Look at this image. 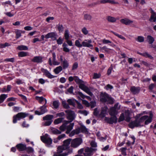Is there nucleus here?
Segmentation results:
<instances>
[{
	"instance_id": "nucleus-3",
	"label": "nucleus",
	"mask_w": 156,
	"mask_h": 156,
	"mask_svg": "<svg viewBox=\"0 0 156 156\" xmlns=\"http://www.w3.org/2000/svg\"><path fill=\"white\" fill-rule=\"evenodd\" d=\"M119 104H115L114 107L111 108L109 111V114L112 116L110 119H109L107 117L105 118V120L107 122L110 124H112L113 123H116L117 122V119L115 115H116L118 113V110L120 108V106L117 107L118 106Z\"/></svg>"
},
{
	"instance_id": "nucleus-62",
	"label": "nucleus",
	"mask_w": 156,
	"mask_h": 156,
	"mask_svg": "<svg viewBox=\"0 0 156 156\" xmlns=\"http://www.w3.org/2000/svg\"><path fill=\"white\" fill-rule=\"evenodd\" d=\"M5 61L6 62H14L15 58H6L5 60Z\"/></svg>"
},
{
	"instance_id": "nucleus-2",
	"label": "nucleus",
	"mask_w": 156,
	"mask_h": 156,
	"mask_svg": "<svg viewBox=\"0 0 156 156\" xmlns=\"http://www.w3.org/2000/svg\"><path fill=\"white\" fill-rule=\"evenodd\" d=\"M153 116L152 113H150L149 116L147 115L143 116L139 120L131 122L129 124V126L133 128L135 127L142 126L143 125V122L144 121L145 124L147 125L151 122Z\"/></svg>"
},
{
	"instance_id": "nucleus-59",
	"label": "nucleus",
	"mask_w": 156,
	"mask_h": 156,
	"mask_svg": "<svg viewBox=\"0 0 156 156\" xmlns=\"http://www.w3.org/2000/svg\"><path fill=\"white\" fill-rule=\"evenodd\" d=\"M101 74L100 73H94V75L93 78L97 79L99 78L101 76Z\"/></svg>"
},
{
	"instance_id": "nucleus-48",
	"label": "nucleus",
	"mask_w": 156,
	"mask_h": 156,
	"mask_svg": "<svg viewBox=\"0 0 156 156\" xmlns=\"http://www.w3.org/2000/svg\"><path fill=\"white\" fill-rule=\"evenodd\" d=\"M136 40L139 42H142L144 41V38L142 36H139L136 39Z\"/></svg>"
},
{
	"instance_id": "nucleus-45",
	"label": "nucleus",
	"mask_w": 156,
	"mask_h": 156,
	"mask_svg": "<svg viewBox=\"0 0 156 156\" xmlns=\"http://www.w3.org/2000/svg\"><path fill=\"white\" fill-rule=\"evenodd\" d=\"M7 97V95L5 94H2L0 97V103L2 102Z\"/></svg>"
},
{
	"instance_id": "nucleus-52",
	"label": "nucleus",
	"mask_w": 156,
	"mask_h": 156,
	"mask_svg": "<svg viewBox=\"0 0 156 156\" xmlns=\"http://www.w3.org/2000/svg\"><path fill=\"white\" fill-rule=\"evenodd\" d=\"M126 147H122L120 149V150L121 151L122 154L124 156L126 155Z\"/></svg>"
},
{
	"instance_id": "nucleus-49",
	"label": "nucleus",
	"mask_w": 156,
	"mask_h": 156,
	"mask_svg": "<svg viewBox=\"0 0 156 156\" xmlns=\"http://www.w3.org/2000/svg\"><path fill=\"white\" fill-rule=\"evenodd\" d=\"M74 80L76 83L79 84L83 82V81L77 76H74Z\"/></svg>"
},
{
	"instance_id": "nucleus-4",
	"label": "nucleus",
	"mask_w": 156,
	"mask_h": 156,
	"mask_svg": "<svg viewBox=\"0 0 156 156\" xmlns=\"http://www.w3.org/2000/svg\"><path fill=\"white\" fill-rule=\"evenodd\" d=\"M100 99L102 102H106L107 103L110 104H112L113 103V99L105 93H101Z\"/></svg>"
},
{
	"instance_id": "nucleus-6",
	"label": "nucleus",
	"mask_w": 156,
	"mask_h": 156,
	"mask_svg": "<svg viewBox=\"0 0 156 156\" xmlns=\"http://www.w3.org/2000/svg\"><path fill=\"white\" fill-rule=\"evenodd\" d=\"M130 112L129 110H126L125 113L121 114L119 118V121H122L125 119L128 122L130 119Z\"/></svg>"
},
{
	"instance_id": "nucleus-44",
	"label": "nucleus",
	"mask_w": 156,
	"mask_h": 156,
	"mask_svg": "<svg viewBox=\"0 0 156 156\" xmlns=\"http://www.w3.org/2000/svg\"><path fill=\"white\" fill-rule=\"evenodd\" d=\"M59 102L58 101H54L53 102V108L54 109L57 108L59 106Z\"/></svg>"
},
{
	"instance_id": "nucleus-24",
	"label": "nucleus",
	"mask_w": 156,
	"mask_h": 156,
	"mask_svg": "<svg viewBox=\"0 0 156 156\" xmlns=\"http://www.w3.org/2000/svg\"><path fill=\"white\" fill-rule=\"evenodd\" d=\"M51 132L53 134H58L61 133V132L58 129L54 128L52 127L51 128Z\"/></svg>"
},
{
	"instance_id": "nucleus-14",
	"label": "nucleus",
	"mask_w": 156,
	"mask_h": 156,
	"mask_svg": "<svg viewBox=\"0 0 156 156\" xmlns=\"http://www.w3.org/2000/svg\"><path fill=\"white\" fill-rule=\"evenodd\" d=\"M93 150L92 148L87 147L85 149L83 154L85 156H90L91 155Z\"/></svg>"
},
{
	"instance_id": "nucleus-32",
	"label": "nucleus",
	"mask_w": 156,
	"mask_h": 156,
	"mask_svg": "<svg viewBox=\"0 0 156 156\" xmlns=\"http://www.w3.org/2000/svg\"><path fill=\"white\" fill-rule=\"evenodd\" d=\"M36 99L37 100H38L40 103H41L43 101H45V104H46L47 103V101L46 100L42 97H39L37 96L36 97Z\"/></svg>"
},
{
	"instance_id": "nucleus-47",
	"label": "nucleus",
	"mask_w": 156,
	"mask_h": 156,
	"mask_svg": "<svg viewBox=\"0 0 156 156\" xmlns=\"http://www.w3.org/2000/svg\"><path fill=\"white\" fill-rule=\"evenodd\" d=\"M5 14L7 16L9 17H12L13 16L16 14L15 13L12 12V11L11 12H7L5 13Z\"/></svg>"
},
{
	"instance_id": "nucleus-5",
	"label": "nucleus",
	"mask_w": 156,
	"mask_h": 156,
	"mask_svg": "<svg viewBox=\"0 0 156 156\" xmlns=\"http://www.w3.org/2000/svg\"><path fill=\"white\" fill-rule=\"evenodd\" d=\"M130 112L129 110H126L125 113L121 114L119 118V121H122L125 119L128 122L130 119Z\"/></svg>"
},
{
	"instance_id": "nucleus-60",
	"label": "nucleus",
	"mask_w": 156,
	"mask_h": 156,
	"mask_svg": "<svg viewBox=\"0 0 156 156\" xmlns=\"http://www.w3.org/2000/svg\"><path fill=\"white\" fill-rule=\"evenodd\" d=\"M62 105L63 106L66 108H69L68 105L67 104L65 101H63L62 102Z\"/></svg>"
},
{
	"instance_id": "nucleus-15",
	"label": "nucleus",
	"mask_w": 156,
	"mask_h": 156,
	"mask_svg": "<svg viewBox=\"0 0 156 156\" xmlns=\"http://www.w3.org/2000/svg\"><path fill=\"white\" fill-rule=\"evenodd\" d=\"M108 108L106 107L102 108L101 113L100 114L99 117L103 118L107 114Z\"/></svg>"
},
{
	"instance_id": "nucleus-56",
	"label": "nucleus",
	"mask_w": 156,
	"mask_h": 156,
	"mask_svg": "<svg viewBox=\"0 0 156 156\" xmlns=\"http://www.w3.org/2000/svg\"><path fill=\"white\" fill-rule=\"evenodd\" d=\"M52 121V120H47V121L43 123V125L44 126H48L50 125Z\"/></svg>"
},
{
	"instance_id": "nucleus-50",
	"label": "nucleus",
	"mask_w": 156,
	"mask_h": 156,
	"mask_svg": "<svg viewBox=\"0 0 156 156\" xmlns=\"http://www.w3.org/2000/svg\"><path fill=\"white\" fill-rule=\"evenodd\" d=\"M59 32H62L63 30V27L62 25L58 24L57 26Z\"/></svg>"
},
{
	"instance_id": "nucleus-21",
	"label": "nucleus",
	"mask_w": 156,
	"mask_h": 156,
	"mask_svg": "<svg viewBox=\"0 0 156 156\" xmlns=\"http://www.w3.org/2000/svg\"><path fill=\"white\" fill-rule=\"evenodd\" d=\"M130 90L131 91L133 94H135L139 93L140 90V88L139 87H131Z\"/></svg>"
},
{
	"instance_id": "nucleus-36",
	"label": "nucleus",
	"mask_w": 156,
	"mask_h": 156,
	"mask_svg": "<svg viewBox=\"0 0 156 156\" xmlns=\"http://www.w3.org/2000/svg\"><path fill=\"white\" fill-rule=\"evenodd\" d=\"M77 100L74 99H70L67 100V102L69 104L72 105L73 106L75 105V102H76Z\"/></svg>"
},
{
	"instance_id": "nucleus-39",
	"label": "nucleus",
	"mask_w": 156,
	"mask_h": 156,
	"mask_svg": "<svg viewBox=\"0 0 156 156\" xmlns=\"http://www.w3.org/2000/svg\"><path fill=\"white\" fill-rule=\"evenodd\" d=\"M63 119V118H59L56 119L54 121V123L55 125H57L61 123Z\"/></svg>"
},
{
	"instance_id": "nucleus-19",
	"label": "nucleus",
	"mask_w": 156,
	"mask_h": 156,
	"mask_svg": "<svg viewBox=\"0 0 156 156\" xmlns=\"http://www.w3.org/2000/svg\"><path fill=\"white\" fill-rule=\"evenodd\" d=\"M77 95L78 98L79 99H80V97L83 99L86 98L89 100H91V98L90 97L85 95L82 93L80 92H79L77 93Z\"/></svg>"
},
{
	"instance_id": "nucleus-31",
	"label": "nucleus",
	"mask_w": 156,
	"mask_h": 156,
	"mask_svg": "<svg viewBox=\"0 0 156 156\" xmlns=\"http://www.w3.org/2000/svg\"><path fill=\"white\" fill-rule=\"evenodd\" d=\"M66 149V147H64L63 145L58 147L57 149V152L58 153H62L63 151Z\"/></svg>"
},
{
	"instance_id": "nucleus-22",
	"label": "nucleus",
	"mask_w": 156,
	"mask_h": 156,
	"mask_svg": "<svg viewBox=\"0 0 156 156\" xmlns=\"http://www.w3.org/2000/svg\"><path fill=\"white\" fill-rule=\"evenodd\" d=\"M80 128H77L72 131L70 133L69 136H72L78 134L80 133Z\"/></svg>"
},
{
	"instance_id": "nucleus-8",
	"label": "nucleus",
	"mask_w": 156,
	"mask_h": 156,
	"mask_svg": "<svg viewBox=\"0 0 156 156\" xmlns=\"http://www.w3.org/2000/svg\"><path fill=\"white\" fill-rule=\"evenodd\" d=\"M41 140L48 146H49L52 144V140L47 134H45L44 136H41Z\"/></svg>"
},
{
	"instance_id": "nucleus-63",
	"label": "nucleus",
	"mask_w": 156,
	"mask_h": 156,
	"mask_svg": "<svg viewBox=\"0 0 156 156\" xmlns=\"http://www.w3.org/2000/svg\"><path fill=\"white\" fill-rule=\"evenodd\" d=\"M7 4H8L10 5H12V4L11 2L9 1H7L2 3V5L5 6H8V5H7Z\"/></svg>"
},
{
	"instance_id": "nucleus-35",
	"label": "nucleus",
	"mask_w": 156,
	"mask_h": 156,
	"mask_svg": "<svg viewBox=\"0 0 156 156\" xmlns=\"http://www.w3.org/2000/svg\"><path fill=\"white\" fill-rule=\"evenodd\" d=\"M17 49L20 51L26 50L28 49V48L27 46L23 45H21L17 47Z\"/></svg>"
},
{
	"instance_id": "nucleus-53",
	"label": "nucleus",
	"mask_w": 156,
	"mask_h": 156,
	"mask_svg": "<svg viewBox=\"0 0 156 156\" xmlns=\"http://www.w3.org/2000/svg\"><path fill=\"white\" fill-rule=\"evenodd\" d=\"M26 149L27 152L29 153H33L34 151L33 149L30 147H28L27 148H26Z\"/></svg>"
},
{
	"instance_id": "nucleus-26",
	"label": "nucleus",
	"mask_w": 156,
	"mask_h": 156,
	"mask_svg": "<svg viewBox=\"0 0 156 156\" xmlns=\"http://www.w3.org/2000/svg\"><path fill=\"white\" fill-rule=\"evenodd\" d=\"M71 140V139H69L64 141L63 145V146L64 147H66V149L68 148V147L70 144Z\"/></svg>"
},
{
	"instance_id": "nucleus-9",
	"label": "nucleus",
	"mask_w": 156,
	"mask_h": 156,
	"mask_svg": "<svg viewBox=\"0 0 156 156\" xmlns=\"http://www.w3.org/2000/svg\"><path fill=\"white\" fill-rule=\"evenodd\" d=\"M83 142L82 138H78L73 139L72 141L71 145L72 147L76 148L81 144Z\"/></svg>"
},
{
	"instance_id": "nucleus-61",
	"label": "nucleus",
	"mask_w": 156,
	"mask_h": 156,
	"mask_svg": "<svg viewBox=\"0 0 156 156\" xmlns=\"http://www.w3.org/2000/svg\"><path fill=\"white\" fill-rule=\"evenodd\" d=\"M82 103L83 104H84L87 107H89L90 105V104L86 100H82Z\"/></svg>"
},
{
	"instance_id": "nucleus-16",
	"label": "nucleus",
	"mask_w": 156,
	"mask_h": 156,
	"mask_svg": "<svg viewBox=\"0 0 156 156\" xmlns=\"http://www.w3.org/2000/svg\"><path fill=\"white\" fill-rule=\"evenodd\" d=\"M150 11L151 15L150 21L151 22H155L156 21V14L152 9H150Z\"/></svg>"
},
{
	"instance_id": "nucleus-10",
	"label": "nucleus",
	"mask_w": 156,
	"mask_h": 156,
	"mask_svg": "<svg viewBox=\"0 0 156 156\" xmlns=\"http://www.w3.org/2000/svg\"><path fill=\"white\" fill-rule=\"evenodd\" d=\"M82 82L81 83H80L79 87L82 90L84 91L89 95L92 96L93 95L92 93L90 92V89L85 86Z\"/></svg>"
},
{
	"instance_id": "nucleus-33",
	"label": "nucleus",
	"mask_w": 156,
	"mask_h": 156,
	"mask_svg": "<svg viewBox=\"0 0 156 156\" xmlns=\"http://www.w3.org/2000/svg\"><path fill=\"white\" fill-rule=\"evenodd\" d=\"M53 118V116L52 115H47L46 116L43 117V119L44 120H52V119Z\"/></svg>"
},
{
	"instance_id": "nucleus-7",
	"label": "nucleus",
	"mask_w": 156,
	"mask_h": 156,
	"mask_svg": "<svg viewBox=\"0 0 156 156\" xmlns=\"http://www.w3.org/2000/svg\"><path fill=\"white\" fill-rule=\"evenodd\" d=\"M28 115V114L25 113L20 112L19 113L16 115L14 116L13 118V122L15 123L17 122V120H19L24 118Z\"/></svg>"
},
{
	"instance_id": "nucleus-57",
	"label": "nucleus",
	"mask_w": 156,
	"mask_h": 156,
	"mask_svg": "<svg viewBox=\"0 0 156 156\" xmlns=\"http://www.w3.org/2000/svg\"><path fill=\"white\" fill-rule=\"evenodd\" d=\"M94 115H95L96 116L99 117L100 114L99 113V111L97 108H95L94 109Z\"/></svg>"
},
{
	"instance_id": "nucleus-27",
	"label": "nucleus",
	"mask_w": 156,
	"mask_h": 156,
	"mask_svg": "<svg viewBox=\"0 0 156 156\" xmlns=\"http://www.w3.org/2000/svg\"><path fill=\"white\" fill-rule=\"evenodd\" d=\"M100 49L101 50H103V52H106L107 53H109L111 52V51L112 50V49L108 48L106 46H104L103 47H100Z\"/></svg>"
},
{
	"instance_id": "nucleus-34",
	"label": "nucleus",
	"mask_w": 156,
	"mask_h": 156,
	"mask_svg": "<svg viewBox=\"0 0 156 156\" xmlns=\"http://www.w3.org/2000/svg\"><path fill=\"white\" fill-rule=\"evenodd\" d=\"M147 40L150 44H152L154 42V38L150 35H148L147 37Z\"/></svg>"
},
{
	"instance_id": "nucleus-20",
	"label": "nucleus",
	"mask_w": 156,
	"mask_h": 156,
	"mask_svg": "<svg viewBox=\"0 0 156 156\" xmlns=\"http://www.w3.org/2000/svg\"><path fill=\"white\" fill-rule=\"evenodd\" d=\"M16 147L19 151H23L26 149V145L22 144H17L16 145Z\"/></svg>"
},
{
	"instance_id": "nucleus-11",
	"label": "nucleus",
	"mask_w": 156,
	"mask_h": 156,
	"mask_svg": "<svg viewBox=\"0 0 156 156\" xmlns=\"http://www.w3.org/2000/svg\"><path fill=\"white\" fill-rule=\"evenodd\" d=\"M92 41L91 40H85L82 42V47L90 48L93 49V46L91 44Z\"/></svg>"
},
{
	"instance_id": "nucleus-58",
	"label": "nucleus",
	"mask_w": 156,
	"mask_h": 156,
	"mask_svg": "<svg viewBox=\"0 0 156 156\" xmlns=\"http://www.w3.org/2000/svg\"><path fill=\"white\" fill-rule=\"evenodd\" d=\"M79 112L85 116L87 115L88 113V112L85 110H80L79 111Z\"/></svg>"
},
{
	"instance_id": "nucleus-64",
	"label": "nucleus",
	"mask_w": 156,
	"mask_h": 156,
	"mask_svg": "<svg viewBox=\"0 0 156 156\" xmlns=\"http://www.w3.org/2000/svg\"><path fill=\"white\" fill-rule=\"evenodd\" d=\"M78 66V64L76 62L73 64L72 67V70H75L77 68Z\"/></svg>"
},
{
	"instance_id": "nucleus-51",
	"label": "nucleus",
	"mask_w": 156,
	"mask_h": 156,
	"mask_svg": "<svg viewBox=\"0 0 156 156\" xmlns=\"http://www.w3.org/2000/svg\"><path fill=\"white\" fill-rule=\"evenodd\" d=\"M81 31L82 33L84 35H86L88 33V31L87 30V28L84 27L81 29Z\"/></svg>"
},
{
	"instance_id": "nucleus-42",
	"label": "nucleus",
	"mask_w": 156,
	"mask_h": 156,
	"mask_svg": "<svg viewBox=\"0 0 156 156\" xmlns=\"http://www.w3.org/2000/svg\"><path fill=\"white\" fill-rule=\"evenodd\" d=\"M28 55V53L24 51L20 52L18 53V56L19 57H25Z\"/></svg>"
},
{
	"instance_id": "nucleus-38",
	"label": "nucleus",
	"mask_w": 156,
	"mask_h": 156,
	"mask_svg": "<svg viewBox=\"0 0 156 156\" xmlns=\"http://www.w3.org/2000/svg\"><path fill=\"white\" fill-rule=\"evenodd\" d=\"M80 129V131H81V132L83 133H88V129L85 127V126L83 125L82 126Z\"/></svg>"
},
{
	"instance_id": "nucleus-46",
	"label": "nucleus",
	"mask_w": 156,
	"mask_h": 156,
	"mask_svg": "<svg viewBox=\"0 0 156 156\" xmlns=\"http://www.w3.org/2000/svg\"><path fill=\"white\" fill-rule=\"evenodd\" d=\"M75 45L79 48L82 47V44H81L79 40H76L75 41Z\"/></svg>"
},
{
	"instance_id": "nucleus-28",
	"label": "nucleus",
	"mask_w": 156,
	"mask_h": 156,
	"mask_svg": "<svg viewBox=\"0 0 156 156\" xmlns=\"http://www.w3.org/2000/svg\"><path fill=\"white\" fill-rule=\"evenodd\" d=\"M62 70V67L61 66L57 67L54 70V72L56 74H58Z\"/></svg>"
},
{
	"instance_id": "nucleus-12",
	"label": "nucleus",
	"mask_w": 156,
	"mask_h": 156,
	"mask_svg": "<svg viewBox=\"0 0 156 156\" xmlns=\"http://www.w3.org/2000/svg\"><path fill=\"white\" fill-rule=\"evenodd\" d=\"M40 109L41 111H35V114L40 115L43 114L48 111V110L46 108V106L45 105L41 107Z\"/></svg>"
},
{
	"instance_id": "nucleus-13",
	"label": "nucleus",
	"mask_w": 156,
	"mask_h": 156,
	"mask_svg": "<svg viewBox=\"0 0 156 156\" xmlns=\"http://www.w3.org/2000/svg\"><path fill=\"white\" fill-rule=\"evenodd\" d=\"M121 23L126 25H129L132 24L133 21L127 18H125L122 19L120 20Z\"/></svg>"
},
{
	"instance_id": "nucleus-41",
	"label": "nucleus",
	"mask_w": 156,
	"mask_h": 156,
	"mask_svg": "<svg viewBox=\"0 0 156 156\" xmlns=\"http://www.w3.org/2000/svg\"><path fill=\"white\" fill-rule=\"evenodd\" d=\"M84 19L86 20L90 21L92 19V17L90 15L86 14H84Z\"/></svg>"
},
{
	"instance_id": "nucleus-23",
	"label": "nucleus",
	"mask_w": 156,
	"mask_h": 156,
	"mask_svg": "<svg viewBox=\"0 0 156 156\" xmlns=\"http://www.w3.org/2000/svg\"><path fill=\"white\" fill-rule=\"evenodd\" d=\"M107 19L108 22L111 23L115 22L117 20L116 18L111 16H108L107 17Z\"/></svg>"
},
{
	"instance_id": "nucleus-40",
	"label": "nucleus",
	"mask_w": 156,
	"mask_h": 156,
	"mask_svg": "<svg viewBox=\"0 0 156 156\" xmlns=\"http://www.w3.org/2000/svg\"><path fill=\"white\" fill-rule=\"evenodd\" d=\"M21 30H16L15 31L16 34V38H18L21 36Z\"/></svg>"
},
{
	"instance_id": "nucleus-30",
	"label": "nucleus",
	"mask_w": 156,
	"mask_h": 156,
	"mask_svg": "<svg viewBox=\"0 0 156 156\" xmlns=\"http://www.w3.org/2000/svg\"><path fill=\"white\" fill-rule=\"evenodd\" d=\"M63 51L66 52H69L70 49L68 48L67 45L65 43H64L62 44Z\"/></svg>"
},
{
	"instance_id": "nucleus-17",
	"label": "nucleus",
	"mask_w": 156,
	"mask_h": 156,
	"mask_svg": "<svg viewBox=\"0 0 156 156\" xmlns=\"http://www.w3.org/2000/svg\"><path fill=\"white\" fill-rule=\"evenodd\" d=\"M56 34L55 32H50L47 34L45 36V37L46 39L51 38L52 39H56Z\"/></svg>"
},
{
	"instance_id": "nucleus-18",
	"label": "nucleus",
	"mask_w": 156,
	"mask_h": 156,
	"mask_svg": "<svg viewBox=\"0 0 156 156\" xmlns=\"http://www.w3.org/2000/svg\"><path fill=\"white\" fill-rule=\"evenodd\" d=\"M41 70L44 74L48 78H53L55 77V76L51 75L47 70L42 68L41 69Z\"/></svg>"
},
{
	"instance_id": "nucleus-25",
	"label": "nucleus",
	"mask_w": 156,
	"mask_h": 156,
	"mask_svg": "<svg viewBox=\"0 0 156 156\" xmlns=\"http://www.w3.org/2000/svg\"><path fill=\"white\" fill-rule=\"evenodd\" d=\"M32 61L35 62H40L42 61V58L41 57L39 56H36L34 57L32 59Z\"/></svg>"
},
{
	"instance_id": "nucleus-1",
	"label": "nucleus",
	"mask_w": 156,
	"mask_h": 156,
	"mask_svg": "<svg viewBox=\"0 0 156 156\" xmlns=\"http://www.w3.org/2000/svg\"><path fill=\"white\" fill-rule=\"evenodd\" d=\"M65 112L67 114V118L70 121L65 120L62 125L60 127L59 129L62 131L66 130V133H69L73 129L74 123H70L75 119L76 115L74 112L70 110H66Z\"/></svg>"
},
{
	"instance_id": "nucleus-55",
	"label": "nucleus",
	"mask_w": 156,
	"mask_h": 156,
	"mask_svg": "<svg viewBox=\"0 0 156 156\" xmlns=\"http://www.w3.org/2000/svg\"><path fill=\"white\" fill-rule=\"evenodd\" d=\"M63 39L61 37H60L57 40V43L58 44H61L62 43Z\"/></svg>"
},
{
	"instance_id": "nucleus-54",
	"label": "nucleus",
	"mask_w": 156,
	"mask_h": 156,
	"mask_svg": "<svg viewBox=\"0 0 156 156\" xmlns=\"http://www.w3.org/2000/svg\"><path fill=\"white\" fill-rule=\"evenodd\" d=\"M101 41L103 44H108L109 43H112V42L111 41L108 40H106L105 39L102 40Z\"/></svg>"
},
{
	"instance_id": "nucleus-43",
	"label": "nucleus",
	"mask_w": 156,
	"mask_h": 156,
	"mask_svg": "<svg viewBox=\"0 0 156 156\" xmlns=\"http://www.w3.org/2000/svg\"><path fill=\"white\" fill-rule=\"evenodd\" d=\"M111 32L113 33L114 35L115 36L119 37V38L124 40L125 41L126 40V39L122 35H120L115 32H114L113 31H111Z\"/></svg>"
},
{
	"instance_id": "nucleus-37",
	"label": "nucleus",
	"mask_w": 156,
	"mask_h": 156,
	"mask_svg": "<svg viewBox=\"0 0 156 156\" xmlns=\"http://www.w3.org/2000/svg\"><path fill=\"white\" fill-rule=\"evenodd\" d=\"M62 65L64 69L67 68L69 66V64L68 61L66 60H64L62 62Z\"/></svg>"
},
{
	"instance_id": "nucleus-29",
	"label": "nucleus",
	"mask_w": 156,
	"mask_h": 156,
	"mask_svg": "<svg viewBox=\"0 0 156 156\" xmlns=\"http://www.w3.org/2000/svg\"><path fill=\"white\" fill-rule=\"evenodd\" d=\"M64 36L65 39L66 40H69L70 37H72V36H70L69 32L68 30H65Z\"/></svg>"
}]
</instances>
